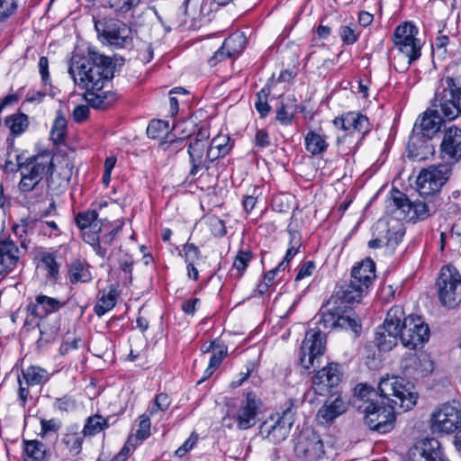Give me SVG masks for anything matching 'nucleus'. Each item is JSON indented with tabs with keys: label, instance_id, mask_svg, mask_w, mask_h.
I'll list each match as a JSON object with an SVG mask.
<instances>
[{
	"label": "nucleus",
	"instance_id": "nucleus-1",
	"mask_svg": "<svg viewBox=\"0 0 461 461\" xmlns=\"http://www.w3.org/2000/svg\"><path fill=\"white\" fill-rule=\"evenodd\" d=\"M449 174L450 168L447 165L431 166L421 170L417 177L420 199L411 201L404 193L393 188L387 201V211L413 222L428 219L441 204L438 193L447 181Z\"/></svg>",
	"mask_w": 461,
	"mask_h": 461
},
{
	"label": "nucleus",
	"instance_id": "nucleus-2",
	"mask_svg": "<svg viewBox=\"0 0 461 461\" xmlns=\"http://www.w3.org/2000/svg\"><path fill=\"white\" fill-rule=\"evenodd\" d=\"M114 68L112 58L89 48L86 55L73 54L68 73L76 85L93 96L88 99L93 107L105 109L111 102L101 91L113 77Z\"/></svg>",
	"mask_w": 461,
	"mask_h": 461
},
{
	"label": "nucleus",
	"instance_id": "nucleus-3",
	"mask_svg": "<svg viewBox=\"0 0 461 461\" xmlns=\"http://www.w3.org/2000/svg\"><path fill=\"white\" fill-rule=\"evenodd\" d=\"M412 385L405 383L404 379L398 376H384L380 379L377 390L366 383H359L354 388V404L366 406L393 397L392 402L399 404L403 411L411 410L417 402L418 394L412 391Z\"/></svg>",
	"mask_w": 461,
	"mask_h": 461
},
{
	"label": "nucleus",
	"instance_id": "nucleus-4",
	"mask_svg": "<svg viewBox=\"0 0 461 461\" xmlns=\"http://www.w3.org/2000/svg\"><path fill=\"white\" fill-rule=\"evenodd\" d=\"M18 171L21 180L18 188L22 193L32 191L44 176L54 168L53 154L50 151H42L23 160L22 155H16Z\"/></svg>",
	"mask_w": 461,
	"mask_h": 461
},
{
	"label": "nucleus",
	"instance_id": "nucleus-5",
	"mask_svg": "<svg viewBox=\"0 0 461 461\" xmlns=\"http://www.w3.org/2000/svg\"><path fill=\"white\" fill-rule=\"evenodd\" d=\"M261 408L262 401L255 392H244L242 399L228 405L222 425L228 429H249L257 424Z\"/></svg>",
	"mask_w": 461,
	"mask_h": 461
},
{
	"label": "nucleus",
	"instance_id": "nucleus-6",
	"mask_svg": "<svg viewBox=\"0 0 461 461\" xmlns=\"http://www.w3.org/2000/svg\"><path fill=\"white\" fill-rule=\"evenodd\" d=\"M434 113L452 121L461 116V77H447L441 79L431 101Z\"/></svg>",
	"mask_w": 461,
	"mask_h": 461
},
{
	"label": "nucleus",
	"instance_id": "nucleus-7",
	"mask_svg": "<svg viewBox=\"0 0 461 461\" xmlns=\"http://www.w3.org/2000/svg\"><path fill=\"white\" fill-rule=\"evenodd\" d=\"M330 298L325 305H322L318 313L317 323L324 329L350 330L358 334L361 331V325L355 312L347 305H340L335 300Z\"/></svg>",
	"mask_w": 461,
	"mask_h": 461
},
{
	"label": "nucleus",
	"instance_id": "nucleus-8",
	"mask_svg": "<svg viewBox=\"0 0 461 461\" xmlns=\"http://www.w3.org/2000/svg\"><path fill=\"white\" fill-rule=\"evenodd\" d=\"M295 400L289 399L283 406L282 414L276 420L270 417L260 426V435L274 444L284 441L289 435L291 428L294 423L296 413Z\"/></svg>",
	"mask_w": 461,
	"mask_h": 461
},
{
	"label": "nucleus",
	"instance_id": "nucleus-9",
	"mask_svg": "<svg viewBox=\"0 0 461 461\" xmlns=\"http://www.w3.org/2000/svg\"><path fill=\"white\" fill-rule=\"evenodd\" d=\"M98 39L115 49L129 48L132 44L131 30L123 22L114 18H104L95 22Z\"/></svg>",
	"mask_w": 461,
	"mask_h": 461
},
{
	"label": "nucleus",
	"instance_id": "nucleus-10",
	"mask_svg": "<svg viewBox=\"0 0 461 461\" xmlns=\"http://www.w3.org/2000/svg\"><path fill=\"white\" fill-rule=\"evenodd\" d=\"M429 429L435 434L449 435L461 429V404L452 401L439 405L429 418Z\"/></svg>",
	"mask_w": 461,
	"mask_h": 461
},
{
	"label": "nucleus",
	"instance_id": "nucleus-11",
	"mask_svg": "<svg viewBox=\"0 0 461 461\" xmlns=\"http://www.w3.org/2000/svg\"><path fill=\"white\" fill-rule=\"evenodd\" d=\"M440 303L454 308L461 303V275L450 265L442 267L436 282Z\"/></svg>",
	"mask_w": 461,
	"mask_h": 461
},
{
	"label": "nucleus",
	"instance_id": "nucleus-12",
	"mask_svg": "<svg viewBox=\"0 0 461 461\" xmlns=\"http://www.w3.org/2000/svg\"><path fill=\"white\" fill-rule=\"evenodd\" d=\"M402 318L403 308L400 305L393 306L387 312L384 323L375 331V344L379 351H390L397 345Z\"/></svg>",
	"mask_w": 461,
	"mask_h": 461
},
{
	"label": "nucleus",
	"instance_id": "nucleus-13",
	"mask_svg": "<svg viewBox=\"0 0 461 461\" xmlns=\"http://www.w3.org/2000/svg\"><path fill=\"white\" fill-rule=\"evenodd\" d=\"M400 339L403 347L409 349L422 348L430 337V330L423 318L419 315L410 314L401 321Z\"/></svg>",
	"mask_w": 461,
	"mask_h": 461
},
{
	"label": "nucleus",
	"instance_id": "nucleus-14",
	"mask_svg": "<svg viewBox=\"0 0 461 461\" xmlns=\"http://www.w3.org/2000/svg\"><path fill=\"white\" fill-rule=\"evenodd\" d=\"M419 30L411 22H403L394 29L392 41L394 47L408 58L409 66L420 59L421 42L417 38Z\"/></svg>",
	"mask_w": 461,
	"mask_h": 461
},
{
	"label": "nucleus",
	"instance_id": "nucleus-15",
	"mask_svg": "<svg viewBox=\"0 0 461 461\" xmlns=\"http://www.w3.org/2000/svg\"><path fill=\"white\" fill-rule=\"evenodd\" d=\"M326 348V336L320 328L309 329L300 348V363L305 369L315 366Z\"/></svg>",
	"mask_w": 461,
	"mask_h": 461
},
{
	"label": "nucleus",
	"instance_id": "nucleus-16",
	"mask_svg": "<svg viewBox=\"0 0 461 461\" xmlns=\"http://www.w3.org/2000/svg\"><path fill=\"white\" fill-rule=\"evenodd\" d=\"M295 456L302 461H317L324 454L320 436L311 428L303 429L294 446Z\"/></svg>",
	"mask_w": 461,
	"mask_h": 461
},
{
	"label": "nucleus",
	"instance_id": "nucleus-17",
	"mask_svg": "<svg viewBox=\"0 0 461 461\" xmlns=\"http://www.w3.org/2000/svg\"><path fill=\"white\" fill-rule=\"evenodd\" d=\"M409 461H450L441 443L435 438L417 441L408 451Z\"/></svg>",
	"mask_w": 461,
	"mask_h": 461
},
{
	"label": "nucleus",
	"instance_id": "nucleus-18",
	"mask_svg": "<svg viewBox=\"0 0 461 461\" xmlns=\"http://www.w3.org/2000/svg\"><path fill=\"white\" fill-rule=\"evenodd\" d=\"M341 377L340 366L337 363H329L314 374L312 378V388L318 395H328L333 388L339 384Z\"/></svg>",
	"mask_w": 461,
	"mask_h": 461
},
{
	"label": "nucleus",
	"instance_id": "nucleus-19",
	"mask_svg": "<svg viewBox=\"0 0 461 461\" xmlns=\"http://www.w3.org/2000/svg\"><path fill=\"white\" fill-rule=\"evenodd\" d=\"M333 124L336 128L348 132L357 133V144L371 131L369 119L359 112H348L335 117Z\"/></svg>",
	"mask_w": 461,
	"mask_h": 461
},
{
	"label": "nucleus",
	"instance_id": "nucleus-20",
	"mask_svg": "<svg viewBox=\"0 0 461 461\" xmlns=\"http://www.w3.org/2000/svg\"><path fill=\"white\" fill-rule=\"evenodd\" d=\"M446 120L438 113H434V108L426 111L421 117H419L413 126L411 135V145H416L422 136L431 140L440 131L442 123Z\"/></svg>",
	"mask_w": 461,
	"mask_h": 461
},
{
	"label": "nucleus",
	"instance_id": "nucleus-21",
	"mask_svg": "<svg viewBox=\"0 0 461 461\" xmlns=\"http://www.w3.org/2000/svg\"><path fill=\"white\" fill-rule=\"evenodd\" d=\"M402 366L407 375L418 379L430 374L434 363L428 355L410 353L403 358Z\"/></svg>",
	"mask_w": 461,
	"mask_h": 461
},
{
	"label": "nucleus",
	"instance_id": "nucleus-22",
	"mask_svg": "<svg viewBox=\"0 0 461 461\" xmlns=\"http://www.w3.org/2000/svg\"><path fill=\"white\" fill-rule=\"evenodd\" d=\"M66 305V302L44 294H39L33 302L26 306L27 312L35 318L43 319L50 314L58 312Z\"/></svg>",
	"mask_w": 461,
	"mask_h": 461
},
{
	"label": "nucleus",
	"instance_id": "nucleus-23",
	"mask_svg": "<svg viewBox=\"0 0 461 461\" xmlns=\"http://www.w3.org/2000/svg\"><path fill=\"white\" fill-rule=\"evenodd\" d=\"M440 151L442 158L452 163L461 159V129L452 126L445 131Z\"/></svg>",
	"mask_w": 461,
	"mask_h": 461
},
{
	"label": "nucleus",
	"instance_id": "nucleus-24",
	"mask_svg": "<svg viewBox=\"0 0 461 461\" xmlns=\"http://www.w3.org/2000/svg\"><path fill=\"white\" fill-rule=\"evenodd\" d=\"M20 249L10 238L0 239V276L7 275L17 266Z\"/></svg>",
	"mask_w": 461,
	"mask_h": 461
},
{
	"label": "nucleus",
	"instance_id": "nucleus-25",
	"mask_svg": "<svg viewBox=\"0 0 461 461\" xmlns=\"http://www.w3.org/2000/svg\"><path fill=\"white\" fill-rule=\"evenodd\" d=\"M393 397H389V400H385L382 407L379 420L375 421L372 430H375L379 433H387L393 429L395 421V412L404 411L400 408L399 404H395L392 402Z\"/></svg>",
	"mask_w": 461,
	"mask_h": 461
},
{
	"label": "nucleus",
	"instance_id": "nucleus-26",
	"mask_svg": "<svg viewBox=\"0 0 461 461\" xmlns=\"http://www.w3.org/2000/svg\"><path fill=\"white\" fill-rule=\"evenodd\" d=\"M29 117L23 113H15L5 119V124L10 130V137L6 141L8 144V152L14 149V138L22 135L29 127Z\"/></svg>",
	"mask_w": 461,
	"mask_h": 461
},
{
	"label": "nucleus",
	"instance_id": "nucleus-27",
	"mask_svg": "<svg viewBox=\"0 0 461 461\" xmlns=\"http://www.w3.org/2000/svg\"><path fill=\"white\" fill-rule=\"evenodd\" d=\"M375 278V265L370 258L362 260L357 266L354 267L351 271V279L355 283L368 289L372 281Z\"/></svg>",
	"mask_w": 461,
	"mask_h": 461
},
{
	"label": "nucleus",
	"instance_id": "nucleus-28",
	"mask_svg": "<svg viewBox=\"0 0 461 461\" xmlns=\"http://www.w3.org/2000/svg\"><path fill=\"white\" fill-rule=\"evenodd\" d=\"M366 290L365 287L351 279L349 284L340 286L335 294L331 295V298H336V302L340 305H346L345 303L359 302Z\"/></svg>",
	"mask_w": 461,
	"mask_h": 461
},
{
	"label": "nucleus",
	"instance_id": "nucleus-29",
	"mask_svg": "<svg viewBox=\"0 0 461 461\" xmlns=\"http://www.w3.org/2000/svg\"><path fill=\"white\" fill-rule=\"evenodd\" d=\"M53 165L55 173H60L61 181L59 186L68 185L74 168V162L71 158L63 151H59L53 155Z\"/></svg>",
	"mask_w": 461,
	"mask_h": 461
},
{
	"label": "nucleus",
	"instance_id": "nucleus-30",
	"mask_svg": "<svg viewBox=\"0 0 461 461\" xmlns=\"http://www.w3.org/2000/svg\"><path fill=\"white\" fill-rule=\"evenodd\" d=\"M347 411V403L339 397L326 402L318 411L317 417L322 422H330Z\"/></svg>",
	"mask_w": 461,
	"mask_h": 461
},
{
	"label": "nucleus",
	"instance_id": "nucleus-31",
	"mask_svg": "<svg viewBox=\"0 0 461 461\" xmlns=\"http://www.w3.org/2000/svg\"><path fill=\"white\" fill-rule=\"evenodd\" d=\"M23 461H48L50 452L39 440H23Z\"/></svg>",
	"mask_w": 461,
	"mask_h": 461
},
{
	"label": "nucleus",
	"instance_id": "nucleus-32",
	"mask_svg": "<svg viewBox=\"0 0 461 461\" xmlns=\"http://www.w3.org/2000/svg\"><path fill=\"white\" fill-rule=\"evenodd\" d=\"M297 113L298 105L295 96L293 95H287L281 101L276 118L282 125H291Z\"/></svg>",
	"mask_w": 461,
	"mask_h": 461
},
{
	"label": "nucleus",
	"instance_id": "nucleus-33",
	"mask_svg": "<svg viewBox=\"0 0 461 461\" xmlns=\"http://www.w3.org/2000/svg\"><path fill=\"white\" fill-rule=\"evenodd\" d=\"M40 261L38 267L47 272L46 278L50 283H56L59 278V264L57 262V256L54 252H41L39 255Z\"/></svg>",
	"mask_w": 461,
	"mask_h": 461
},
{
	"label": "nucleus",
	"instance_id": "nucleus-34",
	"mask_svg": "<svg viewBox=\"0 0 461 461\" xmlns=\"http://www.w3.org/2000/svg\"><path fill=\"white\" fill-rule=\"evenodd\" d=\"M210 350L212 351V354L210 357L208 367L204 371L203 380L209 378L214 373L228 354V349L225 345H215V342H212L203 352H209Z\"/></svg>",
	"mask_w": 461,
	"mask_h": 461
},
{
	"label": "nucleus",
	"instance_id": "nucleus-35",
	"mask_svg": "<svg viewBox=\"0 0 461 461\" xmlns=\"http://www.w3.org/2000/svg\"><path fill=\"white\" fill-rule=\"evenodd\" d=\"M304 145L305 149L313 156L323 154L329 147L326 137L314 131H309L305 135Z\"/></svg>",
	"mask_w": 461,
	"mask_h": 461
},
{
	"label": "nucleus",
	"instance_id": "nucleus-36",
	"mask_svg": "<svg viewBox=\"0 0 461 461\" xmlns=\"http://www.w3.org/2000/svg\"><path fill=\"white\" fill-rule=\"evenodd\" d=\"M119 296L116 286L111 285L109 287V291L103 292L102 296L98 299L97 303L95 305L94 311L97 316H103L107 312L112 310L117 301V297Z\"/></svg>",
	"mask_w": 461,
	"mask_h": 461
},
{
	"label": "nucleus",
	"instance_id": "nucleus-37",
	"mask_svg": "<svg viewBox=\"0 0 461 461\" xmlns=\"http://www.w3.org/2000/svg\"><path fill=\"white\" fill-rule=\"evenodd\" d=\"M22 375L27 386L44 384L50 378L47 370L37 366H31L26 369L22 370Z\"/></svg>",
	"mask_w": 461,
	"mask_h": 461
},
{
	"label": "nucleus",
	"instance_id": "nucleus-38",
	"mask_svg": "<svg viewBox=\"0 0 461 461\" xmlns=\"http://www.w3.org/2000/svg\"><path fill=\"white\" fill-rule=\"evenodd\" d=\"M376 228L384 229L385 235L384 238H385L386 246L389 248H394L397 246L402 241L405 233L403 225L399 221H396L392 227H387L384 222L379 221Z\"/></svg>",
	"mask_w": 461,
	"mask_h": 461
},
{
	"label": "nucleus",
	"instance_id": "nucleus-39",
	"mask_svg": "<svg viewBox=\"0 0 461 461\" xmlns=\"http://www.w3.org/2000/svg\"><path fill=\"white\" fill-rule=\"evenodd\" d=\"M252 258L250 250H239L230 270V276L235 279L241 278Z\"/></svg>",
	"mask_w": 461,
	"mask_h": 461
},
{
	"label": "nucleus",
	"instance_id": "nucleus-40",
	"mask_svg": "<svg viewBox=\"0 0 461 461\" xmlns=\"http://www.w3.org/2000/svg\"><path fill=\"white\" fill-rule=\"evenodd\" d=\"M140 0H101V5L115 15H124L134 9Z\"/></svg>",
	"mask_w": 461,
	"mask_h": 461
},
{
	"label": "nucleus",
	"instance_id": "nucleus-41",
	"mask_svg": "<svg viewBox=\"0 0 461 461\" xmlns=\"http://www.w3.org/2000/svg\"><path fill=\"white\" fill-rule=\"evenodd\" d=\"M68 279L69 282L74 285L78 282H89L92 277L88 267H86L85 263L79 259H77L71 262L69 265Z\"/></svg>",
	"mask_w": 461,
	"mask_h": 461
},
{
	"label": "nucleus",
	"instance_id": "nucleus-42",
	"mask_svg": "<svg viewBox=\"0 0 461 461\" xmlns=\"http://www.w3.org/2000/svg\"><path fill=\"white\" fill-rule=\"evenodd\" d=\"M205 148L206 146L202 142L194 140L190 141L187 150L190 157V162L192 164L190 175L195 176L202 167Z\"/></svg>",
	"mask_w": 461,
	"mask_h": 461
},
{
	"label": "nucleus",
	"instance_id": "nucleus-43",
	"mask_svg": "<svg viewBox=\"0 0 461 461\" xmlns=\"http://www.w3.org/2000/svg\"><path fill=\"white\" fill-rule=\"evenodd\" d=\"M223 50L232 57L240 54L245 48L246 37L243 33L234 32L226 38L222 43Z\"/></svg>",
	"mask_w": 461,
	"mask_h": 461
},
{
	"label": "nucleus",
	"instance_id": "nucleus-44",
	"mask_svg": "<svg viewBox=\"0 0 461 461\" xmlns=\"http://www.w3.org/2000/svg\"><path fill=\"white\" fill-rule=\"evenodd\" d=\"M430 140H427V137L422 136L420 138V141L416 145H411V138L408 141V151L409 157L417 159L422 160L427 158V155L431 153L432 146L429 144Z\"/></svg>",
	"mask_w": 461,
	"mask_h": 461
},
{
	"label": "nucleus",
	"instance_id": "nucleus-45",
	"mask_svg": "<svg viewBox=\"0 0 461 461\" xmlns=\"http://www.w3.org/2000/svg\"><path fill=\"white\" fill-rule=\"evenodd\" d=\"M383 404L381 403V401L369 403L366 406H363L360 404H357V409L365 414L364 420L365 423L369 427L370 429H373L375 426V421L379 420V415L382 411Z\"/></svg>",
	"mask_w": 461,
	"mask_h": 461
},
{
	"label": "nucleus",
	"instance_id": "nucleus-46",
	"mask_svg": "<svg viewBox=\"0 0 461 461\" xmlns=\"http://www.w3.org/2000/svg\"><path fill=\"white\" fill-rule=\"evenodd\" d=\"M97 218L98 213L95 210H87L78 212L75 218V221L81 230L96 229L100 226Z\"/></svg>",
	"mask_w": 461,
	"mask_h": 461
},
{
	"label": "nucleus",
	"instance_id": "nucleus-47",
	"mask_svg": "<svg viewBox=\"0 0 461 461\" xmlns=\"http://www.w3.org/2000/svg\"><path fill=\"white\" fill-rule=\"evenodd\" d=\"M68 122L61 110L57 112L56 118L54 120L50 137L55 143L61 142L67 135Z\"/></svg>",
	"mask_w": 461,
	"mask_h": 461
},
{
	"label": "nucleus",
	"instance_id": "nucleus-48",
	"mask_svg": "<svg viewBox=\"0 0 461 461\" xmlns=\"http://www.w3.org/2000/svg\"><path fill=\"white\" fill-rule=\"evenodd\" d=\"M107 420L101 415H94L87 418L83 429L84 436H94L108 428Z\"/></svg>",
	"mask_w": 461,
	"mask_h": 461
},
{
	"label": "nucleus",
	"instance_id": "nucleus-49",
	"mask_svg": "<svg viewBox=\"0 0 461 461\" xmlns=\"http://www.w3.org/2000/svg\"><path fill=\"white\" fill-rule=\"evenodd\" d=\"M301 245H302V243L298 238L297 233L291 232L290 233V247L286 250L285 256L284 257L283 260L279 263V268L285 269L286 267H288L291 260L298 253V250H299Z\"/></svg>",
	"mask_w": 461,
	"mask_h": 461
},
{
	"label": "nucleus",
	"instance_id": "nucleus-50",
	"mask_svg": "<svg viewBox=\"0 0 461 461\" xmlns=\"http://www.w3.org/2000/svg\"><path fill=\"white\" fill-rule=\"evenodd\" d=\"M168 129V122L163 120H152L147 127V135L151 139H160L167 134Z\"/></svg>",
	"mask_w": 461,
	"mask_h": 461
},
{
	"label": "nucleus",
	"instance_id": "nucleus-51",
	"mask_svg": "<svg viewBox=\"0 0 461 461\" xmlns=\"http://www.w3.org/2000/svg\"><path fill=\"white\" fill-rule=\"evenodd\" d=\"M139 429L133 437V440L136 444H140L143 440L147 439L150 436V420L149 415L141 414L139 417Z\"/></svg>",
	"mask_w": 461,
	"mask_h": 461
},
{
	"label": "nucleus",
	"instance_id": "nucleus-52",
	"mask_svg": "<svg viewBox=\"0 0 461 461\" xmlns=\"http://www.w3.org/2000/svg\"><path fill=\"white\" fill-rule=\"evenodd\" d=\"M84 436L77 433H67L62 438V442L68 447L71 456H77L82 450Z\"/></svg>",
	"mask_w": 461,
	"mask_h": 461
},
{
	"label": "nucleus",
	"instance_id": "nucleus-53",
	"mask_svg": "<svg viewBox=\"0 0 461 461\" xmlns=\"http://www.w3.org/2000/svg\"><path fill=\"white\" fill-rule=\"evenodd\" d=\"M119 268L123 273L122 283L124 285H129L132 282V270L134 261L130 256L120 258L118 261Z\"/></svg>",
	"mask_w": 461,
	"mask_h": 461
},
{
	"label": "nucleus",
	"instance_id": "nucleus-54",
	"mask_svg": "<svg viewBox=\"0 0 461 461\" xmlns=\"http://www.w3.org/2000/svg\"><path fill=\"white\" fill-rule=\"evenodd\" d=\"M211 144L213 149H217L222 157H225L231 150L233 143L227 135H218L214 137Z\"/></svg>",
	"mask_w": 461,
	"mask_h": 461
},
{
	"label": "nucleus",
	"instance_id": "nucleus-55",
	"mask_svg": "<svg viewBox=\"0 0 461 461\" xmlns=\"http://www.w3.org/2000/svg\"><path fill=\"white\" fill-rule=\"evenodd\" d=\"M268 89L263 88L257 94V101L255 103L256 110L258 112L261 118H265L270 112L271 107L267 103Z\"/></svg>",
	"mask_w": 461,
	"mask_h": 461
},
{
	"label": "nucleus",
	"instance_id": "nucleus-56",
	"mask_svg": "<svg viewBox=\"0 0 461 461\" xmlns=\"http://www.w3.org/2000/svg\"><path fill=\"white\" fill-rule=\"evenodd\" d=\"M39 233L44 236L58 237L61 234L60 229L55 221H42L39 220Z\"/></svg>",
	"mask_w": 461,
	"mask_h": 461
},
{
	"label": "nucleus",
	"instance_id": "nucleus-57",
	"mask_svg": "<svg viewBox=\"0 0 461 461\" xmlns=\"http://www.w3.org/2000/svg\"><path fill=\"white\" fill-rule=\"evenodd\" d=\"M17 9V0H0V23L5 22Z\"/></svg>",
	"mask_w": 461,
	"mask_h": 461
},
{
	"label": "nucleus",
	"instance_id": "nucleus-58",
	"mask_svg": "<svg viewBox=\"0 0 461 461\" xmlns=\"http://www.w3.org/2000/svg\"><path fill=\"white\" fill-rule=\"evenodd\" d=\"M60 181H61L60 173H58V172L55 173V170L53 168L51 170V172L49 173L48 177H47L48 189L56 194L63 193L67 189L68 185L59 186V184L60 183Z\"/></svg>",
	"mask_w": 461,
	"mask_h": 461
},
{
	"label": "nucleus",
	"instance_id": "nucleus-59",
	"mask_svg": "<svg viewBox=\"0 0 461 461\" xmlns=\"http://www.w3.org/2000/svg\"><path fill=\"white\" fill-rule=\"evenodd\" d=\"M183 250L186 264H195L201 258V251L194 243L185 244Z\"/></svg>",
	"mask_w": 461,
	"mask_h": 461
},
{
	"label": "nucleus",
	"instance_id": "nucleus-60",
	"mask_svg": "<svg viewBox=\"0 0 461 461\" xmlns=\"http://www.w3.org/2000/svg\"><path fill=\"white\" fill-rule=\"evenodd\" d=\"M212 233L215 237H223L226 234L225 222L219 217L212 215L208 218Z\"/></svg>",
	"mask_w": 461,
	"mask_h": 461
},
{
	"label": "nucleus",
	"instance_id": "nucleus-61",
	"mask_svg": "<svg viewBox=\"0 0 461 461\" xmlns=\"http://www.w3.org/2000/svg\"><path fill=\"white\" fill-rule=\"evenodd\" d=\"M339 36L344 44L352 45L358 40L359 33L350 26L345 25L339 28Z\"/></svg>",
	"mask_w": 461,
	"mask_h": 461
},
{
	"label": "nucleus",
	"instance_id": "nucleus-62",
	"mask_svg": "<svg viewBox=\"0 0 461 461\" xmlns=\"http://www.w3.org/2000/svg\"><path fill=\"white\" fill-rule=\"evenodd\" d=\"M54 407L60 411H68L76 407V401L72 396L64 395L56 399Z\"/></svg>",
	"mask_w": 461,
	"mask_h": 461
},
{
	"label": "nucleus",
	"instance_id": "nucleus-63",
	"mask_svg": "<svg viewBox=\"0 0 461 461\" xmlns=\"http://www.w3.org/2000/svg\"><path fill=\"white\" fill-rule=\"evenodd\" d=\"M60 422L51 419V420H41V430L40 435L41 437H44L49 432H56L60 429Z\"/></svg>",
	"mask_w": 461,
	"mask_h": 461
},
{
	"label": "nucleus",
	"instance_id": "nucleus-64",
	"mask_svg": "<svg viewBox=\"0 0 461 461\" xmlns=\"http://www.w3.org/2000/svg\"><path fill=\"white\" fill-rule=\"evenodd\" d=\"M89 107L86 104L77 105L73 111L72 117L76 122H83L89 116Z\"/></svg>",
	"mask_w": 461,
	"mask_h": 461
}]
</instances>
